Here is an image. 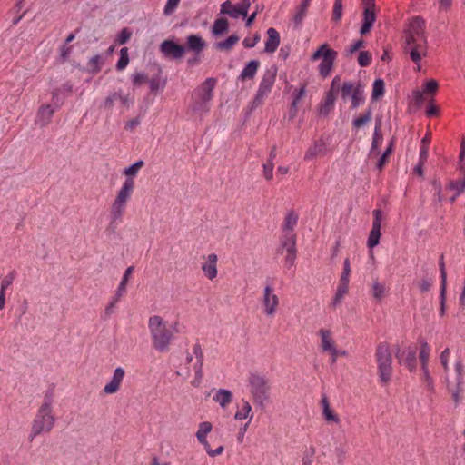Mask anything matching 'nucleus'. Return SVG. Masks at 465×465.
Returning <instances> with one entry per match:
<instances>
[{
	"mask_svg": "<svg viewBox=\"0 0 465 465\" xmlns=\"http://www.w3.org/2000/svg\"><path fill=\"white\" fill-rule=\"evenodd\" d=\"M52 396L53 392H47L44 402L41 405L35 418L33 420L30 440L42 432H49L54 424V417L52 414Z\"/></svg>",
	"mask_w": 465,
	"mask_h": 465,
	"instance_id": "nucleus-1",
	"label": "nucleus"
},
{
	"mask_svg": "<svg viewBox=\"0 0 465 465\" xmlns=\"http://www.w3.org/2000/svg\"><path fill=\"white\" fill-rule=\"evenodd\" d=\"M216 83V78L209 77L194 89L191 104L194 113H206L210 110L209 103L213 99Z\"/></svg>",
	"mask_w": 465,
	"mask_h": 465,
	"instance_id": "nucleus-2",
	"label": "nucleus"
},
{
	"mask_svg": "<svg viewBox=\"0 0 465 465\" xmlns=\"http://www.w3.org/2000/svg\"><path fill=\"white\" fill-rule=\"evenodd\" d=\"M149 329L153 348L162 352L168 351L173 333L168 330L163 319L157 315L151 317L149 319Z\"/></svg>",
	"mask_w": 465,
	"mask_h": 465,
	"instance_id": "nucleus-3",
	"label": "nucleus"
},
{
	"mask_svg": "<svg viewBox=\"0 0 465 465\" xmlns=\"http://www.w3.org/2000/svg\"><path fill=\"white\" fill-rule=\"evenodd\" d=\"M378 374L383 385H387L392 377V356L388 342H380L375 351Z\"/></svg>",
	"mask_w": 465,
	"mask_h": 465,
	"instance_id": "nucleus-4",
	"label": "nucleus"
},
{
	"mask_svg": "<svg viewBox=\"0 0 465 465\" xmlns=\"http://www.w3.org/2000/svg\"><path fill=\"white\" fill-rule=\"evenodd\" d=\"M405 42L416 43V48L427 49L428 43L425 35V20L420 16L413 17L404 30Z\"/></svg>",
	"mask_w": 465,
	"mask_h": 465,
	"instance_id": "nucleus-5",
	"label": "nucleus"
},
{
	"mask_svg": "<svg viewBox=\"0 0 465 465\" xmlns=\"http://www.w3.org/2000/svg\"><path fill=\"white\" fill-rule=\"evenodd\" d=\"M278 68L275 65H272L268 68L261 79L258 90L254 95L253 100L251 103V109L254 110L261 106L264 100L271 94L272 87L275 84Z\"/></svg>",
	"mask_w": 465,
	"mask_h": 465,
	"instance_id": "nucleus-6",
	"label": "nucleus"
},
{
	"mask_svg": "<svg viewBox=\"0 0 465 465\" xmlns=\"http://www.w3.org/2000/svg\"><path fill=\"white\" fill-rule=\"evenodd\" d=\"M322 57V61L319 65V74L323 77H327L334 64L337 57V52L329 47L327 44L322 45L312 55V60L315 61Z\"/></svg>",
	"mask_w": 465,
	"mask_h": 465,
	"instance_id": "nucleus-7",
	"label": "nucleus"
},
{
	"mask_svg": "<svg viewBox=\"0 0 465 465\" xmlns=\"http://www.w3.org/2000/svg\"><path fill=\"white\" fill-rule=\"evenodd\" d=\"M251 392L260 404L269 400V381L258 373H252L249 377Z\"/></svg>",
	"mask_w": 465,
	"mask_h": 465,
	"instance_id": "nucleus-8",
	"label": "nucleus"
},
{
	"mask_svg": "<svg viewBox=\"0 0 465 465\" xmlns=\"http://www.w3.org/2000/svg\"><path fill=\"white\" fill-rule=\"evenodd\" d=\"M341 97L344 100L349 96L351 97V109L358 108L365 101L364 85L361 81H358L357 83L344 82L341 88Z\"/></svg>",
	"mask_w": 465,
	"mask_h": 465,
	"instance_id": "nucleus-9",
	"label": "nucleus"
},
{
	"mask_svg": "<svg viewBox=\"0 0 465 465\" xmlns=\"http://www.w3.org/2000/svg\"><path fill=\"white\" fill-rule=\"evenodd\" d=\"M375 7L376 5L374 0L365 1V5L362 13L363 21L361 27L360 29V34L361 35L368 34L371 30L376 21Z\"/></svg>",
	"mask_w": 465,
	"mask_h": 465,
	"instance_id": "nucleus-10",
	"label": "nucleus"
},
{
	"mask_svg": "<svg viewBox=\"0 0 465 465\" xmlns=\"http://www.w3.org/2000/svg\"><path fill=\"white\" fill-rule=\"evenodd\" d=\"M372 215H373L372 228L370 232V234H369V237L367 240V246L370 249H372L379 244L380 238L381 235V220H382V212L381 209H375L372 212Z\"/></svg>",
	"mask_w": 465,
	"mask_h": 465,
	"instance_id": "nucleus-11",
	"label": "nucleus"
},
{
	"mask_svg": "<svg viewBox=\"0 0 465 465\" xmlns=\"http://www.w3.org/2000/svg\"><path fill=\"white\" fill-rule=\"evenodd\" d=\"M281 247L286 249V262L292 267L296 259V234L287 232L281 239Z\"/></svg>",
	"mask_w": 465,
	"mask_h": 465,
	"instance_id": "nucleus-12",
	"label": "nucleus"
},
{
	"mask_svg": "<svg viewBox=\"0 0 465 465\" xmlns=\"http://www.w3.org/2000/svg\"><path fill=\"white\" fill-rule=\"evenodd\" d=\"M160 50L165 57L181 59L185 53V46L172 40H164L160 45Z\"/></svg>",
	"mask_w": 465,
	"mask_h": 465,
	"instance_id": "nucleus-13",
	"label": "nucleus"
},
{
	"mask_svg": "<svg viewBox=\"0 0 465 465\" xmlns=\"http://www.w3.org/2000/svg\"><path fill=\"white\" fill-rule=\"evenodd\" d=\"M319 335L322 338L321 348L322 351L330 352L331 355V363H335L339 357V351L334 345V341L331 336V331L329 330L321 329L319 331Z\"/></svg>",
	"mask_w": 465,
	"mask_h": 465,
	"instance_id": "nucleus-14",
	"label": "nucleus"
},
{
	"mask_svg": "<svg viewBox=\"0 0 465 465\" xmlns=\"http://www.w3.org/2000/svg\"><path fill=\"white\" fill-rule=\"evenodd\" d=\"M272 287L267 285L264 289L263 304L265 306V312L268 315H272L275 312L279 303L277 295L272 294Z\"/></svg>",
	"mask_w": 465,
	"mask_h": 465,
	"instance_id": "nucleus-15",
	"label": "nucleus"
},
{
	"mask_svg": "<svg viewBox=\"0 0 465 465\" xmlns=\"http://www.w3.org/2000/svg\"><path fill=\"white\" fill-rule=\"evenodd\" d=\"M124 376V370L121 367L115 369L113 378L109 383L104 388V392L106 394H112L116 392Z\"/></svg>",
	"mask_w": 465,
	"mask_h": 465,
	"instance_id": "nucleus-16",
	"label": "nucleus"
},
{
	"mask_svg": "<svg viewBox=\"0 0 465 465\" xmlns=\"http://www.w3.org/2000/svg\"><path fill=\"white\" fill-rule=\"evenodd\" d=\"M185 50L193 52L194 54H201L206 46L205 41L198 35H190L187 36Z\"/></svg>",
	"mask_w": 465,
	"mask_h": 465,
	"instance_id": "nucleus-17",
	"label": "nucleus"
},
{
	"mask_svg": "<svg viewBox=\"0 0 465 465\" xmlns=\"http://www.w3.org/2000/svg\"><path fill=\"white\" fill-rule=\"evenodd\" d=\"M311 4L302 1L301 4L295 8L294 14L292 18L293 29H299L304 18L307 15L308 9Z\"/></svg>",
	"mask_w": 465,
	"mask_h": 465,
	"instance_id": "nucleus-18",
	"label": "nucleus"
},
{
	"mask_svg": "<svg viewBox=\"0 0 465 465\" xmlns=\"http://www.w3.org/2000/svg\"><path fill=\"white\" fill-rule=\"evenodd\" d=\"M267 35H268V38L265 42L264 52L272 54L277 50V48L280 45V41H281L280 34L278 33V31L275 28L270 27L267 30Z\"/></svg>",
	"mask_w": 465,
	"mask_h": 465,
	"instance_id": "nucleus-19",
	"label": "nucleus"
},
{
	"mask_svg": "<svg viewBox=\"0 0 465 465\" xmlns=\"http://www.w3.org/2000/svg\"><path fill=\"white\" fill-rule=\"evenodd\" d=\"M403 50L405 53H408L410 54V57L411 61L418 65V70L420 69V62L421 60V56H425L427 54V49H420L419 50L416 48V43H409L407 44L405 42V45L403 46Z\"/></svg>",
	"mask_w": 465,
	"mask_h": 465,
	"instance_id": "nucleus-20",
	"label": "nucleus"
},
{
	"mask_svg": "<svg viewBox=\"0 0 465 465\" xmlns=\"http://www.w3.org/2000/svg\"><path fill=\"white\" fill-rule=\"evenodd\" d=\"M326 153V143L322 139H319L309 147L304 155V160L311 161L318 155H323Z\"/></svg>",
	"mask_w": 465,
	"mask_h": 465,
	"instance_id": "nucleus-21",
	"label": "nucleus"
},
{
	"mask_svg": "<svg viewBox=\"0 0 465 465\" xmlns=\"http://www.w3.org/2000/svg\"><path fill=\"white\" fill-rule=\"evenodd\" d=\"M134 181L133 178L128 177L125 180V182L124 183L121 190L118 192L115 201L118 203L126 204L128 199L131 196V193L134 191Z\"/></svg>",
	"mask_w": 465,
	"mask_h": 465,
	"instance_id": "nucleus-22",
	"label": "nucleus"
},
{
	"mask_svg": "<svg viewBox=\"0 0 465 465\" xmlns=\"http://www.w3.org/2000/svg\"><path fill=\"white\" fill-rule=\"evenodd\" d=\"M260 66V62L258 60H251L246 64L242 71L239 75V79L241 81L252 80L257 73V70Z\"/></svg>",
	"mask_w": 465,
	"mask_h": 465,
	"instance_id": "nucleus-23",
	"label": "nucleus"
},
{
	"mask_svg": "<svg viewBox=\"0 0 465 465\" xmlns=\"http://www.w3.org/2000/svg\"><path fill=\"white\" fill-rule=\"evenodd\" d=\"M217 255L214 253L209 254L207 262L203 265L202 269L205 273V276L213 280L217 276Z\"/></svg>",
	"mask_w": 465,
	"mask_h": 465,
	"instance_id": "nucleus-24",
	"label": "nucleus"
},
{
	"mask_svg": "<svg viewBox=\"0 0 465 465\" xmlns=\"http://www.w3.org/2000/svg\"><path fill=\"white\" fill-rule=\"evenodd\" d=\"M54 114V109L51 105H42L37 112V123L40 126L48 124Z\"/></svg>",
	"mask_w": 465,
	"mask_h": 465,
	"instance_id": "nucleus-25",
	"label": "nucleus"
},
{
	"mask_svg": "<svg viewBox=\"0 0 465 465\" xmlns=\"http://www.w3.org/2000/svg\"><path fill=\"white\" fill-rule=\"evenodd\" d=\"M134 270L133 266L128 267L123 276V279L119 284L117 293H116V299L113 301L107 307H106V312H109V311L114 306L115 302L118 301V299L122 296L123 292H125V286L127 284L128 279L130 274L132 273Z\"/></svg>",
	"mask_w": 465,
	"mask_h": 465,
	"instance_id": "nucleus-26",
	"label": "nucleus"
},
{
	"mask_svg": "<svg viewBox=\"0 0 465 465\" xmlns=\"http://www.w3.org/2000/svg\"><path fill=\"white\" fill-rule=\"evenodd\" d=\"M335 99V93L332 90H329V92L326 94L324 101L320 106L319 113L324 116H327L333 108Z\"/></svg>",
	"mask_w": 465,
	"mask_h": 465,
	"instance_id": "nucleus-27",
	"label": "nucleus"
},
{
	"mask_svg": "<svg viewBox=\"0 0 465 465\" xmlns=\"http://www.w3.org/2000/svg\"><path fill=\"white\" fill-rule=\"evenodd\" d=\"M321 402L322 405V414H323L326 421L339 423L340 422L339 416L331 411L328 398L326 396H323L322 398Z\"/></svg>",
	"mask_w": 465,
	"mask_h": 465,
	"instance_id": "nucleus-28",
	"label": "nucleus"
},
{
	"mask_svg": "<svg viewBox=\"0 0 465 465\" xmlns=\"http://www.w3.org/2000/svg\"><path fill=\"white\" fill-rule=\"evenodd\" d=\"M306 94V84H303L300 89L295 90L293 93V99L291 104V109H290V118L292 119L297 114V104L300 102L301 99L304 97Z\"/></svg>",
	"mask_w": 465,
	"mask_h": 465,
	"instance_id": "nucleus-29",
	"label": "nucleus"
},
{
	"mask_svg": "<svg viewBox=\"0 0 465 465\" xmlns=\"http://www.w3.org/2000/svg\"><path fill=\"white\" fill-rule=\"evenodd\" d=\"M162 70L159 68L158 73L154 74L151 79L148 78V84L150 91L153 94H156L160 89H163L166 84V80L161 76Z\"/></svg>",
	"mask_w": 465,
	"mask_h": 465,
	"instance_id": "nucleus-30",
	"label": "nucleus"
},
{
	"mask_svg": "<svg viewBox=\"0 0 465 465\" xmlns=\"http://www.w3.org/2000/svg\"><path fill=\"white\" fill-rule=\"evenodd\" d=\"M229 30V22L226 18L221 17L217 18L213 26H212V33L213 35H222L225 33H227Z\"/></svg>",
	"mask_w": 465,
	"mask_h": 465,
	"instance_id": "nucleus-31",
	"label": "nucleus"
},
{
	"mask_svg": "<svg viewBox=\"0 0 465 465\" xmlns=\"http://www.w3.org/2000/svg\"><path fill=\"white\" fill-rule=\"evenodd\" d=\"M239 36L237 35H232L227 37L224 41L217 42L214 45V47L220 51H231L234 45L239 41Z\"/></svg>",
	"mask_w": 465,
	"mask_h": 465,
	"instance_id": "nucleus-32",
	"label": "nucleus"
},
{
	"mask_svg": "<svg viewBox=\"0 0 465 465\" xmlns=\"http://www.w3.org/2000/svg\"><path fill=\"white\" fill-rule=\"evenodd\" d=\"M213 400L219 402V404L223 408H224L232 401V394L228 390L220 389L216 392V395L214 396Z\"/></svg>",
	"mask_w": 465,
	"mask_h": 465,
	"instance_id": "nucleus-33",
	"label": "nucleus"
},
{
	"mask_svg": "<svg viewBox=\"0 0 465 465\" xmlns=\"http://www.w3.org/2000/svg\"><path fill=\"white\" fill-rule=\"evenodd\" d=\"M104 59L102 55L96 54L90 58L87 63L88 71L92 74H97L101 71Z\"/></svg>",
	"mask_w": 465,
	"mask_h": 465,
	"instance_id": "nucleus-34",
	"label": "nucleus"
},
{
	"mask_svg": "<svg viewBox=\"0 0 465 465\" xmlns=\"http://www.w3.org/2000/svg\"><path fill=\"white\" fill-rule=\"evenodd\" d=\"M348 290H349V284L343 283V282L339 283L337 292H336L335 296L331 302L333 307H336L337 305H339L341 302L344 295L347 294Z\"/></svg>",
	"mask_w": 465,
	"mask_h": 465,
	"instance_id": "nucleus-35",
	"label": "nucleus"
},
{
	"mask_svg": "<svg viewBox=\"0 0 465 465\" xmlns=\"http://www.w3.org/2000/svg\"><path fill=\"white\" fill-rule=\"evenodd\" d=\"M395 141H396L395 137H392L391 139L387 149L384 151V153H382V155L379 159V161L377 163V168L380 171L382 170L383 166L385 165V163L387 162V158L389 157L390 154H391V153L393 151V146H394Z\"/></svg>",
	"mask_w": 465,
	"mask_h": 465,
	"instance_id": "nucleus-36",
	"label": "nucleus"
},
{
	"mask_svg": "<svg viewBox=\"0 0 465 465\" xmlns=\"http://www.w3.org/2000/svg\"><path fill=\"white\" fill-rule=\"evenodd\" d=\"M384 81L382 79H376L373 83V89H372V100L377 101L384 94Z\"/></svg>",
	"mask_w": 465,
	"mask_h": 465,
	"instance_id": "nucleus-37",
	"label": "nucleus"
},
{
	"mask_svg": "<svg viewBox=\"0 0 465 465\" xmlns=\"http://www.w3.org/2000/svg\"><path fill=\"white\" fill-rule=\"evenodd\" d=\"M298 221V215L291 211L285 217L283 230L292 233L294 226L296 225Z\"/></svg>",
	"mask_w": 465,
	"mask_h": 465,
	"instance_id": "nucleus-38",
	"label": "nucleus"
},
{
	"mask_svg": "<svg viewBox=\"0 0 465 465\" xmlns=\"http://www.w3.org/2000/svg\"><path fill=\"white\" fill-rule=\"evenodd\" d=\"M212 428L213 426L209 421H203L200 423L199 430L196 432V437L199 442H203L207 434L212 430Z\"/></svg>",
	"mask_w": 465,
	"mask_h": 465,
	"instance_id": "nucleus-39",
	"label": "nucleus"
},
{
	"mask_svg": "<svg viewBox=\"0 0 465 465\" xmlns=\"http://www.w3.org/2000/svg\"><path fill=\"white\" fill-rule=\"evenodd\" d=\"M235 10H238L237 5H232L230 0H227L222 4L220 12H221V14H225L233 18H237L241 15L235 14Z\"/></svg>",
	"mask_w": 465,
	"mask_h": 465,
	"instance_id": "nucleus-40",
	"label": "nucleus"
},
{
	"mask_svg": "<svg viewBox=\"0 0 465 465\" xmlns=\"http://www.w3.org/2000/svg\"><path fill=\"white\" fill-rule=\"evenodd\" d=\"M372 113L371 109H368L363 114L355 118L352 121V126L356 129L361 128L364 124H366L369 121L371 120Z\"/></svg>",
	"mask_w": 465,
	"mask_h": 465,
	"instance_id": "nucleus-41",
	"label": "nucleus"
},
{
	"mask_svg": "<svg viewBox=\"0 0 465 465\" xmlns=\"http://www.w3.org/2000/svg\"><path fill=\"white\" fill-rule=\"evenodd\" d=\"M193 353L197 359L198 369L196 370V376L201 379L202 378V368H203V353L202 351L201 345L199 343L193 346Z\"/></svg>",
	"mask_w": 465,
	"mask_h": 465,
	"instance_id": "nucleus-42",
	"label": "nucleus"
},
{
	"mask_svg": "<svg viewBox=\"0 0 465 465\" xmlns=\"http://www.w3.org/2000/svg\"><path fill=\"white\" fill-rule=\"evenodd\" d=\"M342 13H343L342 0H334L332 16H331L332 21L335 23L339 22L342 17Z\"/></svg>",
	"mask_w": 465,
	"mask_h": 465,
	"instance_id": "nucleus-43",
	"label": "nucleus"
},
{
	"mask_svg": "<svg viewBox=\"0 0 465 465\" xmlns=\"http://www.w3.org/2000/svg\"><path fill=\"white\" fill-rule=\"evenodd\" d=\"M429 356H430V347L426 341H422L421 346H420V359L422 369H426V365L428 364Z\"/></svg>",
	"mask_w": 465,
	"mask_h": 465,
	"instance_id": "nucleus-44",
	"label": "nucleus"
},
{
	"mask_svg": "<svg viewBox=\"0 0 465 465\" xmlns=\"http://www.w3.org/2000/svg\"><path fill=\"white\" fill-rule=\"evenodd\" d=\"M461 383L460 381H457L456 387L453 390L448 386L449 391H451V397L456 406H458L461 401V393L463 392Z\"/></svg>",
	"mask_w": 465,
	"mask_h": 465,
	"instance_id": "nucleus-45",
	"label": "nucleus"
},
{
	"mask_svg": "<svg viewBox=\"0 0 465 465\" xmlns=\"http://www.w3.org/2000/svg\"><path fill=\"white\" fill-rule=\"evenodd\" d=\"M404 364L412 371L417 365L416 361V351L411 350L408 351L406 357L403 359Z\"/></svg>",
	"mask_w": 465,
	"mask_h": 465,
	"instance_id": "nucleus-46",
	"label": "nucleus"
},
{
	"mask_svg": "<svg viewBox=\"0 0 465 465\" xmlns=\"http://www.w3.org/2000/svg\"><path fill=\"white\" fill-rule=\"evenodd\" d=\"M132 82L134 86L139 87L148 82V76L144 73L136 72L132 75Z\"/></svg>",
	"mask_w": 465,
	"mask_h": 465,
	"instance_id": "nucleus-47",
	"label": "nucleus"
},
{
	"mask_svg": "<svg viewBox=\"0 0 465 465\" xmlns=\"http://www.w3.org/2000/svg\"><path fill=\"white\" fill-rule=\"evenodd\" d=\"M124 206H125V204H124L122 203H118L114 200V202L112 205V210H111L114 221H116L121 218V216L124 213Z\"/></svg>",
	"mask_w": 465,
	"mask_h": 465,
	"instance_id": "nucleus-48",
	"label": "nucleus"
},
{
	"mask_svg": "<svg viewBox=\"0 0 465 465\" xmlns=\"http://www.w3.org/2000/svg\"><path fill=\"white\" fill-rule=\"evenodd\" d=\"M385 288L384 285L380 283L378 280L374 281L372 284V295L375 299L381 300L384 296Z\"/></svg>",
	"mask_w": 465,
	"mask_h": 465,
	"instance_id": "nucleus-49",
	"label": "nucleus"
},
{
	"mask_svg": "<svg viewBox=\"0 0 465 465\" xmlns=\"http://www.w3.org/2000/svg\"><path fill=\"white\" fill-rule=\"evenodd\" d=\"M315 448L313 446L307 447L303 451L302 465H312V459L315 454Z\"/></svg>",
	"mask_w": 465,
	"mask_h": 465,
	"instance_id": "nucleus-50",
	"label": "nucleus"
},
{
	"mask_svg": "<svg viewBox=\"0 0 465 465\" xmlns=\"http://www.w3.org/2000/svg\"><path fill=\"white\" fill-rule=\"evenodd\" d=\"M450 189L456 191V195H460L465 191V178L458 181H452L449 184Z\"/></svg>",
	"mask_w": 465,
	"mask_h": 465,
	"instance_id": "nucleus-51",
	"label": "nucleus"
},
{
	"mask_svg": "<svg viewBox=\"0 0 465 465\" xmlns=\"http://www.w3.org/2000/svg\"><path fill=\"white\" fill-rule=\"evenodd\" d=\"M251 410H252V407H251L250 403L248 401H243V405H242V410L238 411L235 413L234 418L236 420L246 419L248 417V414L250 413Z\"/></svg>",
	"mask_w": 465,
	"mask_h": 465,
	"instance_id": "nucleus-52",
	"label": "nucleus"
},
{
	"mask_svg": "<svg viewBox=\"0 0 465 465\" xmlns=\"http://www.w3.org/2000/svg\"><path fill=\"white\" fill-rule=\"evenodd\" d=\"M383 139L382 133L374 132L373 138L371 146V153H374L378 151L379 146L381 145Z\"/></svg>",
	"mask_w": 465,
	"mask_h": 465,
	"instance_id": "nucleus-53",
	"label": "nucleus"
},
{
	"mask_svg": "<svg viewBox=\"0 0 465 465\" xmlns=\"http://www.w3.org/2000/svg\"><path fill=\"white\" fill-rule=\"evenodd\" d=\"M371 55L367 51H361L358 56V63L361 66L365 67L371 64Z\"/></svg>",
	"mask_w": 465,
	"mask_h": 465,
	"instance_id": "nucleus-54",
	"label": "nucleus"
},
{
	"mask_svg": "<svg viewBox=\"0 0 465 465\" xmlns=\"http://www.w3.org/2000/svg\"><path fill=\"white\" fill-rule=\"evenodd\" d=\"M439 88V84L436 80L430 79L424 84L423 92L427 94H435Z\"/></svg>",
	"mask_w": 465,
	"mask_h": 465,
	"instance_id": "nucleus-55",
	"label": "nucleus"
},
{
	"mask_svg": "<svg viewBox=\"0 0 465 465\" xmlns=\"http://www.w3.org/2000/svg\"><path fill=\"white\" fill-rule=\"evenodd\" d=\"M250 5V0H241V3L237 5L238 10H235V14H240L242 16L244 17L247 16Z\"/></svg>",
	"mask_w": 465,
	"mask_h": 465,
	"instance_id": "nucleus-56",
	"label": "nucleus"
},
{
	"mask_svg": "<svg viewBox=\"0 0 465 465\" xmlns=\"http://www.w3.org/2000/svg\"><path fill=\"white\" fill-rule=\"evenodd\" d=\"M203 446H204V449L206 450V452L211 456V457H215L217 455H220L223 453V446H220L218 447L217 449L215 450H212L211 449V446L209 444V442L207 441L206 439H204L203 442H201Z\"/></svg>",
	"mask_w": 465,
	"mask_h": 465,
	"instance_id": "nucleus-57",
	"label": "nucleus"
},
{
	"mask_svg": "<svg viewBox=\"0 0 465 465\" xmlns=\"http://www.w3.org/2000/svg\"><path fill=\"white\" fill-rule=\"evenodd\" d=\"M131 35H132L131 31L128 28L124 27L121 30V32L117 35L116 42L119 45H124L130 39Z\"/></svg>",
	"mask_w": 465,
	"mask_h": 465,
	"instance_id": "nucleus-58",
	"label": "nucleus"
},
{
	"mask_svg": "<svg viewBox=\"0 0 465 465\" xmlns=\"http://www.w3.org/2000/svg\"><path fill=\"white\" fill-rule=\"evenodd\" d=\"M350 272H351L350 260H349V258H346L345 261H344L343 272L341 273V279H340V282H343V283L349 284Z\"/></svg>",
	"mask_w": 465,
	"mask_h": 465,
	"instance_id": "nucleus-59",
	"label": "nucleus"
},
{
	"mask_svg": "<svg viewBox=\"0 0 465 465\" xmlns=\"http://www.w3.org/2000/svg\"><path fill=\"white\" fill-rule=\"evenodd\" d=\"M273 168L274 163L272 161H268L266 163L263 164V174L267 181L272 179Z\"/></svg>",
	"mask_w": 465,
	"mask_h": 465,
	"instance_id": "nucleus-60",
	"label": "nucleus"
},
{
	"mask_svg": "<svg viewBox=\"0 0 465 465\" xmlns=\"http://www.w3.org/2000/svg\"><path fill=\"white\" fill-rule=\"evenodd\" d=\"M143 165V161L140 160L124 170V173L128 176L135 175L138 170Z\"/></svg>",
	"mask_w": 465,
	"mask_h": 465,
	"instance_id": "nucleus-61",
	"label": "nucleus"
},
{
	"mask_svg": "<svg viewBox=\"0 0 465 465\" xmlns=\"http://www.w3.org/2000/svg\"><path fill=\"white\" fill-rule=\"evenodd\" d=\"M260 41V35L256 33L252 38H245L242 41V45L245 48H252Z\"/></svg>",
	"mask_w": 465,
	"mask_h": 465,
	"instance_id": "nucleus-62",
	"label": "nucleus"
},
{
	"mask_svg": "<svg viewBox=\"0 0 465 465\" xmlns=\"http://www.w3.org/2000/svg\"><path fill=\"white\" fill-rule=\"evenodd\" d=\"M118 97H121L120 93H113L109 94L104 100V107L111 109L114 106V101L119 100Z\"/></svg>",
	"mask_w": 465,
	"mask_h": 465,
	"instance_id": "nucleus-63",
	"label": "nucleus"
},
{
	"mask_svg": "<svg viewBox=\"0 0 465 465\" xmlns=\"http://www.w3.org/2000/svg\"><path fill=\"white\" fill-rule=\"evenodd\" d=\"M426 115L428 117H435V116H438L439 115V109L438 107L434 104V100H430L429 104H428V108L426 110Z\"/></svg>",
	"mask_w": 465,
	"mask_h": 465,
	"instance_id": "nucleus-64",
	"label": "nucleus"
}]
</instances>
